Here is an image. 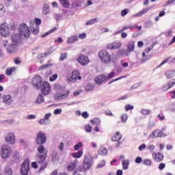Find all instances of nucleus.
I'll return each mask as SVG.
<instances>
[{"mask_svg":"<svg viewBox=\"0 0 175 175\" xmlns=\"http://www.w3.org/2000/svg\"><path fill=\"white\" fill-rule=\"evenodd\" d=\"M48 157V151L44 146H40L38 148V152L36 155V160L38 165H40L39 172H43L46 169L49 161H46Z\"/></svg>","mask_w":175,"mask_h":175,"instance_id":"1","label":"nucleus"},{"mask_svg":"<svg viewBox=\"0 0 175 175\" xmlns=\"http://www.w3.org/2000/svg\"><path fill=\"white\" fill-rule=\"evenodd\" d=\"M70 94V91L66 88H60L57 90V92L54 95L56 100H62L66 99Z\"/></svg>","mask_w":175,"mask_h":175,"instance_id":"2","label":"nucleus"},{"mask_svg":"<svg viewBox=\"0 0 175 175\" xmlns=\"http://www.w3.org/2000/svg\"><path fill=\"white\" fill-rule=\"evenodd\" d=\"M3 46L6 47V50L8 54L15 53L17 51L18 45L14 44L12 42V43H9L8 40L3 41Z\"/></svg>","mask_w":175,"mask_h":175,"instance_id":"3","label":"nucleus"},{"mask_svg":"<svg viewBox=\"0 0 175 175\" xmlns=\"http://www.w3.org/2000/svg\"><path fill=\"white\" fill-rule=\"evenodd\" d=\"M42 23L40 18H36L35 21L33 20L30 21V28L31 32L34 34H38L39 33V25Z\"/></svg>","mask_w":175,"mask_h":175,"instance_id":"4","label":"nucleus"},{"mask_svg":"<svg viewBox=\"0 0 175 175\" xmlns=\"http://www.w3.org/2000/svg\"><path fill=\"white\" fill-rule=\"evenodd\" d=\"M100 59L105 64H108L111 61V56L106 50H101L98 53Z\"/></svg>","mask_w":175,"mask_h":175,"instance_id":"5","label":"nucleus"},{"mask_svg":"<svg viewBox=\"0 0 175 175\" xmlns=\"http://www.w3.org/2000/svg\"><path fill=\"white\" fill-rule=\"evenodd\" d=\"M12 154V150L9 146L6 144H4L2 146L1 155L3 159H6L10 157Z\"/></svg>","mask_w":175,"mask_h":175,"instance_id":"6","label":"nucleus"},{"mask_svg":"<svg viewBox=\"0 0 175 175\" xmlns=\"http://www.w3.org/2000/svg\"><path fill=\"white\" fill-rule=\"evenodd\" d=\"M0 33L3 38H8L10 36L9 26L6 23H3L0 25Z\"/></svg>","mask_w":175,"mask_h":175,"instance_id":"7","label":"nucleus"},{"mask_svg":"<svg viewBox=\"0 0 175 175\" xmlns=\"http://www.w3.org/2000/svg\"><path fill=\"white\" fill-rule=\"evenodd\" d=\"M19 31L21 36H24L25 38H29L31 34L29 27L25 23L20 25Z\"/></svg>","mask_w":175,"mask_h":175,"instance_id":"8","label":"nucleus"},{"mask_svg":"<svg viewBox=\"0 0 175 175\" xmlns=\"http://www.w3.org/2000/svg\"><path fill=\"white\" fill-rule=\"evenodd\" d=\"M42 81H43L42 77L39 75H36L32 79V84L35 88H37L39 89L42 87Z\"/></svg>","mask_w":175,"mask_h":175,"instance_id":"9","label":"nucleus"},{"mask_svg":"<svg viewBox=\"0 0 175 175\" xmlns=\"http://www.w3.org/2000/svg\"><path fill=\"white\" fill-rule=\"evenodd\" d=\"M46 142V134L40 131L38 133L37 137H36V142L38 145L43 146L45 142Z\"/></svg>","mask_w":175,"mask_h":175,"instance_id":"10","label":"nucleus"},{"mask_svg":"<svg viewBox=\"0 0 175 175\" xmlns=\"http://www.w3.org/2000/svg\"><path fill=\"white\" fill-rule=\"evenodd\" d=\"M29 162L27 160L24 161L21 165V175H28L29 172Z\"/></svg>","mask_w":175,"mask_h":175,"instance_id":"11","label":"nucleus"},{"mask_svg":"<svg viewBox=\"0 0 175 175\" xmlns=\"http://www.w3.org/2000/svg\"><path fill=\"white\" fill-rule=\"evenodd\" d=\"M77 80H81V76L77 70H74L72 72V75L69 77L68 81L71 83H75Z\"/></svg>","mask_w":175,"mask_h":175,"instance_id":"12","label":"nucleus"},{"mask_svg":"<svg viewBox=\"0 0 175 175\" xmlns=\"http://www.w3.org/2000/svg\"><path fill=\"white\" fill-rule=\"evenodd\" d=\"M51 90V87L50 83L47 81H44L42 85V93L45 96L49 95L50 94Z\"/></svg>","mask_w":175,"mask_h":175,"instance_id":"13","label":"nucleus"},{"mask_svg":"<svg viewBox=\"0 0 175 175\" xmlns=\"http://www.w3.org/2000/svg\"><path fill=\"white\" fill-rule=\"evenodd\" d=\"M11 41L12 43H14L15 44H17L18 46H19V44L22 43L21 34V33L12 34L11 36Z\"/></svg>","mask_w":175,"mask_h":175,"instance_id":"14","label":"nucleus"},{"mask_svg":"<svg viewBox=\"0 0 175 175\" xmlns=\"http://www.w3.org/2000/svg\"><path fill=\"white\" fill-rule=\"evenodd\" d=\"M77 62L83 66H87L90 64V60L88 57L81 55H79Z\"/></svg>","mask_w":175,"mask_h":175,"instance_id":"15","label":"nucleus"},{"mask_svg":"<svg viewBox=\"0 0 175 175\" xmlns=\"http://www.w3.org/2000/svg\"><path fill=\"white\" fill-rule=\"evenodd\" d=\"M3 103L10 106L13 103V97L10 94H3L2 96Z\"/></svg>","mask_w":175,"mask_h":175,"instance_id":"16","label":"nucleus"},{"mask_svg":"<svg viewBox=\"0 0 175 175\" xmlns=\"http://www.w3.org/2000/svg\"><path fill=\"white\" fill-rule=\"evenodd\" d=\"M121 46H122V44H121V42H113L111 44H108L107 45V49L108 50H118V49H121Z\"/></svg>","mask_w":175,"mask_h":175,"instance_id":"17","label":"nucleus"},{"mask_svg":"<svg viewBox=\"0 0 175 175\" xmlns=\"http://www.w3.org/2000/svg\"><path fill=\"white\" fill-rule=\"evenodd\" d=\"M79 163V161L78 159L70 161L69 163L67 165V167H66L67 170H68V172H72V170H75V169L77 167Z\"/></svg>","mask_w":175,"mask_h":175,"instance_id":"18","label":"nucleus"},{"mask_svg":"<svg viewBox=\"0 0 175 175\" xmlns=\"http://www.w3.org/2000/svg\"><path fill=\"white\" fill-rule=\"evenodd\" d=\"M107 76L105 75H99L96 77H94V82L100 85H102L107 79Z\"/></svg>","mask_w":175,"mask_h":175,"instance_id":"19","label":"nucleus"},{"mask_svg":"<svg viewBox=\"0 0 175 175\" xmlns=\"http://www.w3.org/2000/svg\"><path fill=\"white\" fill-rule=\"evenodd\" d=\"M83 162H85L87 163H91L93 165L94 163V157L90 153V152H87L84 154L83 157Z\"/></svg>","mask_w":175,"mask_h":175,"instance_id":"20","label":"nucleus"},{"mask_svg":"<svg viewBox=\"0 0 175 175\" xmlns=\"http://www.w3.org/2000/svg\"><path fill=\"white\" fill-rule=\"evenodd\" d=\"M5 140L7 143L14 144L15 142V136L13 133H8L5 137Z\"/></svg>","mask_w":175,"mask_h":175,"instance_id":"21","label":"nucleus"},{"mask_svg":"<svg viewBox=\"0 0 175 175\" xmlns=\"http://www.w3.org/2000/svg\"><path fill=\"white\" fill-rule=\"evenodd\" d=\"M16 70V68L13 66V67H10V68H8L5 72V75L7 76V77H10V76H12V75L15 72Z\"/></svg>","mask_w":175,"mask_h":175,"instance_id":"22","label":"nucleus"},{"mask_svg":"<svg viewBox=\"0 0 175 175\" xmlns=\"http://www.w3.org/2000/svg\"><path fill=\"white\" fill-rule=\"evenodd\" d=\"M51 116V113H47L45 115L44 118V119H41L39 122L40 124H48V120H49V118Z\"/></svg>","mask_w":175,"mask_h":175,"instance_id":"23","label":"nucleus"},{"mask_svg":"<svg viewBox=\"0 0 175 175\" xmlns=\"http://www.w3.org/2000/svg\"><path fill=\"white\" fill-rule=\"evenodd\" d=\"M122 138V135H121V133L117 131L116 133L111 137V140L113 142H120V140H121Z\"/></svg>","mask_w":175,"mask_h":175,"instance_id":"24","label":"nucleus"},{"mask_svg":"<svg viewBox=\"0 0 175 175\" xmlns=\"http://www.w3.org/2000/svg\"><path fill=\"white\" fill-rule=\"evenodd\" d=\"M154 155V159L156 161V162H161V161L164 158L163 155L160 152L153 154V156Z\"/></svg>","mask_w":175,"mask_h":175,"instance_id":"25","label":"nucleus"},{"mask_svg":"<svg viewBox=\"0 0 175 175\" xmlns=\"http://www.w3.org/2000/svg\"><path fill=\"white\" fill-rule=\"evenodd\" d=\"M60 1V5L64 8H69L70 7V3L68 0H59Z\"/></svg>","mask_w":175,"mask_h":175,"instance_id":"26","label":"nucleus"},{"mask_svg":"<svg viewBox=\"0 0 175 175\" xmlns=\"http://www.w3.org/2000/svg\"><path fill=\"white\" fill-rule=\"evenodd\" d=\"M83 154V150H81L77 152H72L71 153V156L74 158L76 159H79L81 158Z\"/></svg>","mask_w":175,"mask_h":175,"instance_id":"27","label":"nucleus"},{"mask_svg":"<svg viewBox=\"0 0 175 175\" xmlns=\"http://www.w3.org/2000/svg\"><path fill=\"white\" fill-rule=\"evenodd\" d=\"M135 49V42H130L127 45V50L129 53L133 52Z\"/></svg>","mask_w":175,"mask_h":175,"instance_id":"28","label":"nucleus"},{"mask_svg":"<svg viewBox=\"0 0 175 175\" xmlns=\"http://www.w3.org/2000/svg\"><path fill=\"white\" fill-rule=\"evenodd\" d=\"M165 76L167 79H172L175 76V70H170L165 72Z\"/></svg>","mask_w":175,"mask_h":175,"instance_id":"29","label":"nucleus"},{"mask_svg":"<svg viewBox=\"0 0 175 175\" xmlns=\"http://www.w3.org/2000/svg\"><path fill=\"white\" fill-rule=\"evenodd\" d=\"M77 40H78V36H73L67 39L66 43H68V44H70L71 43H75Z\"/></svg>","mask_w":175,"mask_h":175,"instance_id":"30","label":"nucleus"},{"mask_svg":"<svg viewBox=\"0 0 175 175\" xmlns=\"http://www.w3.org/2000/svg\"><path fill=\"white\" fill-rule=\"evenodd\" d=\"M152 8L151 7H147L144 9H143L142 11L138 12L137 14H135V16H142L144 14H146L148 11H149Z\"/></svg>","mask_w":175,"mask_h":175,"instance_id":"31","label":"nucleus"},{"mask_svg":"<svg viewBox=\"0 0 175 175\" xmlns=\"http://www.w3.org/2000/svg\"><path fill=\"white\" fill-rule=\"evenodd\" d=\"M93 164H91L90 163H85V161H83V169L85 171L90 170L91 169Z\"/></svg>","mask_w":175,"mask_h":175,"instance_id":"32","label":"nucleus"},{"mask_svg":"<svg viewBox=\"0 0 175 175\" xmlns=\"http://www.w3.org/2000/svg\"><path fill=\"white\" fill-rule=\"evenodd\" d=\"M98 154L105 156L108 153V150L105 148H100L98 151Z\"/></svg>","mask_w":175,"mask_h":175,"instance_id":"33","label":"nucleus"},{"mask_svg":"<svg viewBox=\"0 0 175 175\" xmlns=\"http://www.w3.org/2000/svg\"><path fill=\"white\" fill-rule=\"evenodd\" d=\"M118 54L122 56V57H128L129 53H128V51L125 49H120L118 51Z\"/></svg>","mask_w":175,"mask_h":175,"instance_id":"34","label":"nucleus"},{"mask_svg":"<svg viewBox=\"0 0 175 175\" xmlns=\"http://www.w3.org/2000/svg\"><path fill=\"white\" fill-rule=\"evenodd\" d=\"M122 165L124 170H128V167H129V160H124Z\"/></svg>","mask_w":175,"mask_h":175,"instance_id":"35","label":"nucleus"},{"mask_svg":"<svg viewBox=\"0 0 175 175\" xmlns=\"http://www.w3.org/2000/svg\"><path fill=\"white\" fill-rule=\"evenodd\" d=\"M44 102V97L42 94H39L37 100H36V103L38 104H42Z\"/></svg>","mask_w":175,"mask_h":175,"instance_id":"36","label":"nucleus"},{"mask_svg":"<svg viewBox=\"0 0 175 175\" xmlns=\"http://www.w3.org/2000/svg\"><path fill=\"white\" fill-rule=\"evenodd\" d=\"M159 130H155L153 133L152 135L154 136V137H161L164 136L163 132L161 131L157 133V135H156V133L158 132Z\"/></svg>","mask_w":175,"mask_h":175,"instance_id":"37","label":"nucleus"},{"mask_svg":"<svg viewBox=\"0 0 175 175\" xmlns=\"http://www.w3.org/2000/svg\"><path fill=\"white\" fill-rule=\"evenodd\" d=\"M12 159L13 161H18L20 159L19 153L16 151L14 152Z\"/></svg>","mask_w":175,"mask_h":175,"instance_id":"38","label":"nucleus"},{"mask_svg":"<svg viewBox=\"0 0 175 175\" xmlns=\"http://www.w3.org/2000/svg\"><path fill=\"white\" fill-rule=\"evenodd\" d=\"M85 91H87V92L93 91L94 90V85L89 83L85 85Z\"/></svg>","mask_w":175,"mask_h":175,"instance_id":"39","label":"nucleus"},{"mask_svg":"<svg viewBox=\"0 0 175 175\" xmlns=\"http://www.w3.org/2000/svg\"><path fill=\"white\" fill-rule=\"evenodd\" d=\"M51 54V52H48L45 53H40L38 55V57L39 59L46 57L49 55Z\"/></svg>","mask_w":175,"mask_h":175,"instance_id":"40","label":"nucleus"},{"mask_svg":"<svg viewBox=\"0 0 175 175\" xmlns=\"http://www.w3.org/2000/svg\"><path fill=\"white\" fill-rule=\"evenodd\" d=\"M167 85L170 89L172 88L175 85V79L170 80Z\"/></svg>","mask_w":175,"mask_h":175,"instance_id":"41","label":"nucleus"},{"mask_svg":"<svg viewBox=\"0 0 175 175\" xmlns=\"http://www.w3.org/2000/svg\"><path fill=\"white\" fill-rule=\"evenodd\" d=\"M124 79V76L119 77H118V78H116V79H112L111 81H110L108 84H109V85H111V84H112L113 83H114V82H116V81H120V80H121V79Z\"/></svg>","mask_w":175,"mask_h":175,"instance_id":"42","label":"nucleus"},{"mask_svg":"<svg viewBox=\"0 0 175 175\" xmlns=\"http://www.w3.org/2000/svg\"><path fill=\"white\" fill-rule=\"evenodd\" d=\"M150 109H142L141 113L144 116H147L150 113Z\"/></svg>","mask_w":175,"mask_h":175,"instance_id":"43","label":"nucleus"},{"mask_svg":"<svg viewBox=\"0 0 175 175\" xmlns=\"http://www.w3.org/2000/svg\"><path fill=\"white\" fill-rule=\"evenodd\" d=\"M106 161L105 160H101L97 165V167H103V166H105Z\"/></svg>","mask_w":175,"mask_h":175,"instance_id":"44","label":"nucleus"},{"mask_svg":"<svg viewBox=\"0 0 175 175\" xmlns=\"http://www.w3.org/2000/svg\"><path fill=\"white\" fill-rule=\"evenodd\" d=\"M49 66H50L49 64H43L38 68V71H41L46 68H48Z\"/></svg>","mask_w":175,"mask_h":175,"instance_id":"45","label":"nucleus"},{"mask_svg":"<svg viewBox=\"0 0 175 175\" xmlns=\"http://www.w3.org/2000/svg\"><path fill=\"white\" fill-rule=\"evenodd\" d=\"M83 147V144L81 142L77 143V144L75 145L74 150H78L79 148Z\"/></svg>","mask_w":175,"mask_h":175,"instance_id":"46","label":"nucleus"},{"mask_svg":"<svg viewBox=\"0 0 175 175\" xmlns=\"http://www.w3.org/2000/svg\"><path fill=\"white\" fill-rule=\"evenodd\" d=\"M171 59V57H167V58H165L162 63L159 65V67H161L163 65H165V64H167L170 60Z\"/></svg>","mask_w":175,"mask_h":175,"instance_id":"47","label":"nucleus"},{"mask_svg":"<svg viewBox=\"0 0 175 175\" xmlns=\"http://www.w3.org/2000/svg\"><path fill=\"white\" fill-rule=\"evenodd\" d=\"M58 78V75L57 74H54L53 76H51L49 79V81L51 82L55 81Z\"/></svg>","mask_w":175,"mask_h":175,"instance_id":"48","label":"nucleus"},{"mask_svg":"<svg viewBox=\"0 0 175 175\" xmlns=\"http://www.w3.org/2000/svg\"><path fill=\"white\" fill-rule=\"evenodd\" d=\"M144 165H146L147 166H151V165H152L151 161L149 160L148 159H145L144 160Z\"/></svg>","mask_w":175,"mask_h":175,"instance_id":"49","label":"nucleus"},{"mask_svg":"<svg viewBox=\"0 0 175 175\" xmlns=\"http://www.w3.org/2000/svg\"><path fill=\"white\" fill-rule=\"evenodd\" d=\"M67 53H62V55H60V61H64L66 58H67Z\"/></svg>","mask_w":175,"mask_h":175,"instance_id":"50","label":"nucleus"},{"mask_svg":"<svg viewBox=\"0 0 175 175\" xmlns=\"http://www.w3.org/2000/svg\"><path fill=\"white\" fill-rule=\"evenodd\" d=\"M56 30H57V27H55L53 29H51L49 32H47L45 34L42 35V38H45V36H46L47 35L54 32Z\"/></svg>","mask_w":175,"mask_h":175,"instance_id":"51","label":"nucleus"},{"mask_svg":"<svg viewBox=\"0 0 175 175\" xmlns=\"http://www.w3.org/2000/svg\"><path fill=\"white\" fill-rule=\"evenodd\" d=\"M85 131L88 133H90L92 131V126L90 124L85 125Z\"/></svg>","mask_w":175,"mask_h":175,"instance_id":"52","label":"nucleus"},{"mask_svg":"<svg viewBox=\"0 0 175 175\" xmlns=\"http://www.w3.org/2000/svg\"><path fill=\"white\" fill-rule=\"evenodd\" d=\"M49 12H50V9H49V8L44 6V8H43V13L46 15V14H48Z\"/></svg>","mask_w":175,"mask_h":175,"instance_id":"53","label":"nucleus"},{"mask_svg":"<svg viewBox=\"0 0 175 175\" xmlns=\"http://www.w3.org/2000/svg\"><path fill=\"white\" fill-rule=\"evenodd\" d=\"M97 21V18H94V19H92L89 21H88L85 25H92V24H94L95 22Z\"/></svg>","mask_w":175,"mask_h":175,"instance_id":"54","label":"nucleus"},{"mask_svg":"<svg viewBox=\"0 0 175 175\" xmlns=\"http://www.w3.org/2000/svg\"><path fill=\"white\" fill-rule=\"evenodd\" d=\"M128 12H129V10L128 9H124L122 10L121 12V16H125L126 14H128Z\"/></svg>","mask_w":175,"mask_h":175,"instance_id":"55","label":"nucleus"},{"mask_svg":"<svg viewBox=\"0 0 175 175\" xmlns=\"http://www.w3.org/2000/svg\"><path fill=\"white\" fill-rule=\"evenodd\" d=\"M38 162L37 161H33L31 163V167L33 169H38Z\"/></svg>","mask_w":175,"mask_h":175,"instance_id":"56","label":"nucleus"},{"mask_svg":"<svg viewBox=\"0 0 175 175\" xmlns=\"http://www.w3.org/2000/svg\"><path fill=\"white\" fill-rule=\"evenodd\" d=\"M14 62L16 65H19L21 64V61L20 57H16L15 59H14Z\"/></svg>","mask_w":175,"mask_h":175,"instance_id":"57","label":"nucleus"},{"mask_svg":"<svg viewBox=\"0 0 175 175\" xmlns=\"http://www.w3.org/2000/svg\"><path fill=\"white\" fill-rule=\"evenodd\" d=\"M121 119L122 122H126V120H128V116L126 114H123L121 117Z\"/></svg>","mask_w":175,"mask_h":175,"instance_id":"58","label":"nucleus"},{"mask_svg":"<svg viewBox=\"0 0 175 175\" xmlns=\"http://www.w3.org/2000/svg\"><path fill=\"white\" fill-rule=\"evenodd\" d=\"M81 116H82L83 118L87 119V118H89L90 115H89L88 112L84 111V112H83V113H81Z\"/></svg>","mask_w":175,"mask_h":175,"instance_id":"59","label":"nucleus"},{"mask_svg":"<svg viewBox=\"0 0 175 175\" xmlns=\"http://www.w3.org/2000/svg\"><path fill=\"white\" fill-rule=\"evenodd\" d=\"M133 105H130L129 104H127L125 106V109L126 111H129V110H133Z\"/></svg>","mask_w":175,"mask_h":175,"instance_id":"60","label":"nucleus"},{"mask_svg":"<svg viewBox=\"0 0 175 175\" xmlns=\"http://www.w3.org/2000/svg\"><path fill=\"white\" fill-rule=\"evenodd\" d=\"M170 88L169 87V85L168 84H166V85H164L163 87H162V90L163 92H167L168 90H170Z\"/></svg>","mask_w":175,"mask_h":175,"instance_id":"61","label":"nucleus"},{"mask_svg":"<svg viewBox=\"0 0 175 175\" xmlns=\"http://www.w3.org/2000/svg\"><path fill=\"white\" fill-rule=\"evenodd\" d=\"M156 125V123L154 121H150L148 123V126L152 128Z\"/></svg>","mask_w":175,"mask_h":175,"instance_id":"62","label":"nucleus"},{"mask_svg":"<svg viewBox=\"0 0 175 175\" xmlns=\"http://www.w3.org/2000/svg\"><path fill=\"white\" fill-rule=\"evenodd\" d=\"M165 164L163 163H161L159 164V170H163V169H165Z\"/></svg>","mask_w":175,"mask_h":175,"instance_id":"63","label":"nucleus"},{"mask_svg":"<svg viewBox=\"0 0 175 175\" xmlns=\"http://www.w3.org/2000/svg\"><path fill=\"white\" fill-rule=\"evenodd\" d=\"M5 175H12V172L10 169L6 170L5 171Z\"/></svg>","mask_w":175,"mask_h":175,"instance_id":"64","label":"nucleus"}]
</instances>
